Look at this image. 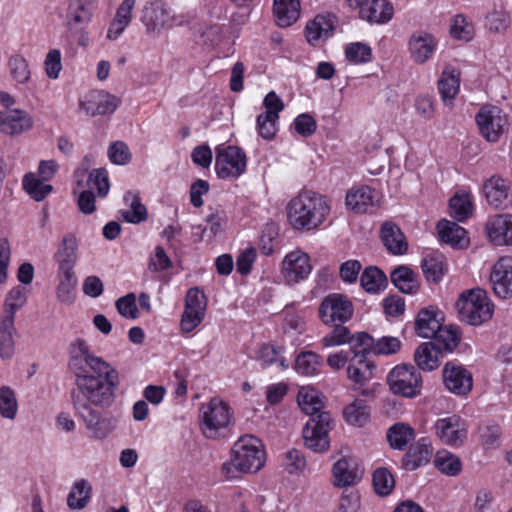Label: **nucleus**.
I'll return each instance as SVG.
<instances>
[{"mask_svg": "<svg viewBox=\"0 0 512 512\" xmlns=\"http://www.w3.org/2000/svg\"><path fill=\"white\" fill-rule=\"evenodd\" d=\"M36 173L29 172L22 179L24 191L37 202L43 201L52 191L53 186L46 184Z\"/></svg>", "mask_w": 512, "mask_h": 512, "instance_id": "79ce46f5", "label": "nucleus"}, {"mask_svg": "<svg viewBox=\"0 0 512 512\" xmlns=\"http://www.w3.org/2000/svg\"><path fill=\"white\" fill-rule=\"evenodd\" d=\"M91 492L92 487L86 480L76 481L68 494L67 505L74 510L83 509L89 502Z\"/></svg>", "mask_w": 512, "mask_h": 512, "instance_id": "8fccbe9b", "label": "nucleus"}, {"mask_svg": "<svg viewBox=\"0 0 512 512\" xmlns=\"http://www.w3.org/2000/svg\"><path fill=\"white\" fill-rule=\"evenodd\" d=\"M119 105V98L103 90L91 91L79 102L80 109L90 116L112 114Z\"/></svg>", "mask_w": 512, "mask_h": 512, "instance_id": "a211bd4d", "label": "nucleus"}, {"mask_svg": "<svg viewBox=\"0 0 512 512\" xmlns=\"http://www.w3.org/2000/svg\"><path fill=\"white\" fill-rule=\"evenodd\" d=\"M57 279V299L62 303L71 304L75 298L77 284L74 269H57Z\"/></svg>", "mask_w": 512, "mask_h": 512, "instance_id": "58836bf2", "label": "nucleus"}, {"mask_svg": "<svg viewBox=\"0 0 512 512\" xmlns=\"http://www.w3.org/2000/svg\"><path fill=\"white\" fill-rule=\"evenodd\" d=\"M387 382L393 394L406 398L420 395L422 376L416 367L409 364L395 366L387 376Z\"/></svg>", "mask_w": 512, "mask_h": 512, "instance_id": "0eeeda50", "label": "nucleus"}, {"mask_svg": "<svg viewBox=\"0 0 512 512\" xmlns=\"http://www.w3.org/2000/svg\"><path fill=\"white\" fill-rule=\"evenodd\" d=\"M450 35L453 39L471 41L475 35L473 22L463 14H457L451 19Z\"/></svg>", "mask_w": 512, "mask_h": 512, "instance_id": "3c124183", "label": "nucleus"}, {"mask_svg": "<svg viewBox=\"0 0 512 512\" xmlns=\"http://www.w3.org/2000/svg\"><path fill=\"white\" fill-rule=\"evenodd\" d=\"M438 41L434 35L418 31L411 35L408 49L411 59L417 64L426 63L435 53Z\"/></svg>", "mask_w": 512, "mask_h": 512, "instance_id": "4be33fe9", "label": "nucleus"}, {"mask_svg": "<svg viewBox=\"0 0 512 512\" xmlns=\"http://www.w3.org/2000/svg\"><path fill=\"white\" fill-rule=\"evenodd\" d=\"M360 283L366 292L376 294L386 287L387 277L378 267L370 266L361 274Z\"/></svg>", "mask_w": 512, "mask_h": 512, "instance_id": "49530a36", "label": "nucleus"}, {"mask_svg": "<svg viewBox=\"0 0 512 512\" xmlns=\"http://www.w3.org/2000/svg\"><path fill=\"white\" fill-rule=\"evenodd\" d=\"M434 429L441 442L448 446L460 447L467 438L466 422L456 414L438 419Z\"/></svg>", "mask_w": 512, "mask_h": 512, "instance_id": "4468645a", "label": "nucleus"}, {"mask_svg": "<svg viewBox=\"0 0 512 512\" xmlns=\"http://www.w3.org/2000/svg\"><path fill=\"white\" fill-rule=\"evenodd\" d=\"M77 250L78 241L75 235L72 233L64 235L53 256L57 269H74L78 258Z\"/></svg>", "mask_w": 512, "mask_h": 512, "instance_id": "c756f323", "label": "nucleus"}, {"mask_svg": "<svg viewBox=\"0 0 512 512\" xmlns=\"http://www.w3.org/2000/svg\"><path fill=\"white\" fill-rule=\"evenodd\" d=\"M264 460L260 441L247 435L234 443L230 461L222 465V474L230 480L237 477V472H257L264 465Z\"/></svg>", "mask_w": 512, "mask_h": 512, "instance_id": "20e7f679", "label": "nucleus"}, {"mask_svg": "<svg viewBox=\"0 0 512 512\" xmlns=\"http://www.w3.org/2000/svg\"><path fill=\"white\" fill-rule=\"evenodd\" d=\"M414 361L423 371H433L440 365V351L433 342L420 344L414 352Z\"/></svg>", "mask_w": 512, "mask_h": 512, "instance_id": "c9c22d12", "label": "nucleus"}, {"mask_svg": "<svg viewBox=\"0 0 512 512\" xmlns=\"http://www.w3.org/2000/svg\"><path fill=\"white\" fill-rule=\"evenodd\" d=\"M328 199L313 191H302L287 206L290 225L299 231H311L320 227L330 214Z\"/></svg>", "mask_w": 512, "mask_h": 512, "instance_id": "7ed1b4c3", "label": "nucleus"}, {"mask_svg": "<svg viewBox=\"0 0 512 512\" xmlns=\"http://www.w3.org/2000/svg\"><path fill=\"white\" fill-rule=\"evenodd\" d=\"M352 343V351L366 355H389L396 353L401 347V341L397 337L384 336L375 340L365 332L357 333Z\"/></svg>", "mask_w": 512, "mask_h": 512, "instance_id": "ddd939ff", "label": "nucleus"}, {"mask_svg": "<svg viewBox=\"0 0 512 512\" xmlns=\"http://www.w3.org/2000/svg\"><path fill=\"white\" fill-rule=\"evenodd\" d=\"M12 77L19 83H25L30 77L27 61L21 56H13L9 60Z\"/></svg>", "mask_w": 512, "mask_h": 512, "instance_id": "774afa93", "label": "nucleus"}, {"mask_svg": "<svg viewBox=\"0 0 512 512\" xmlns=\"http://www.w3.org/2000/svg\"><path fill=\"white\" fill-rule=\"evenodd\" d=\"M331 415L320 413L309 418L302 434L304 445L315 453H323L329 449L330 438L328 432L331 428Z\"/></svg>", "mask_w": 512, "mask_h": 512, "instance_id": "6e6552de", "label": "nucleus"}, {"mask_svg": "<svg viewBox=\"0 0 512 512\" xmlns=\"http://www.w3.org/2000/svg\"><path fill=\"white\" fill-rule=\"evenodd\" d=\"M437 230L439 238L446 244L460 248L468 245L466 230L455 222L443 219L437 224Z\"/></svg>", "mask_w": 512, "mask_h": 512, "instance_id": "473e14b6", "label": "nucleus"}, {"mask_svg": "<svg viewBox=\"0 0 512 512\" xmlns=\"http://www.w3.org/2000/svg\"><path fill=\"white\" fill-rule=\"evenodd\" d=\"M451 216L459 222L465 221L472 215L473 205L467 194L455 195L449 201Z\"/></svg>", "mask_w": 512, "mask_h": 512, "instance_id": "6e6d98bb", "label": "nucleus"}, {"mask_svg": "<svg viewBox=\"0 0 512 512\" xmlns=\"http://www.w3.org/2000/svg\"><path fill=\"white\" fill-rule=\"evenodd\" d=\"M456 307L461 320L473 326L483 324L493 315V305L486 292L479 288L463 293L456 302Z\"/></svg>", "mask_w": 512, "mask_h": 512, "instance_id": "423d86ee", "label": "nucleus"}, {"mask_svg": "<svg viewBox=\"0 0 512 512\" xmlns=\"http://www.w3.org/2000/svg\"><path fill=\"white\" fill-rule=\"evenodd\" d=\"M16 329L11 317L0 320V357L3 360L11 359L15 352L14 335Z\"/></svg>", "mask_w": 512, "mask_h": 512, "instance_id": "a19ab883", "label": "nucleus"}, {"mask_svg": "<svg viewBox=\"0 0 512 512\" xmlns=\"http://www.w3.org/2000/svg\"><path fill=\"white\" fill-rule=\"evenodd\" d=\"M115 306L118 313L127 319H136L139 316V310L136 305V296L134 293H129L117 299Z\"/></svg>", "mask_w": 512, "mask_h": 512, "instance_id": "0e129e2a", "label": "nucleus"}, {"mask_svg": "<svg viewBox=\"0 0 512 512\" xmlns=\"http://www.w3.org/2000/svg\"><path fill=\"white\" fill-rule=\"evenodd\" d=\"M311 270L309 255L301 251L288 253L282 262V274L288 284L299 283L306 279Z\"/></svg>", "mask_w": 512, "mask_h": 512, "instance_id": "f3484780", "label": "nucleus"}, {"mask_svg": "<svg viewBox=\"0 0 512 512\" xmlns=\"http://www.w3.org/2000/svg\"><path fill=\"white\" fill-rule=\"evenodd\" d=\"M434 463L439 471L448 476H456L462 469L460 458L447 450L438 451Z\"/></svg>", "mask_w": 512, "mask_h": 512, "instance_id": "603ef678", "label": "nucleus"}, {"mask_svg": "<svg viewBox=\"0 0 512 512\" xmlns=\"http://www.w3.org/2000/svg\"><path fill=\"white\" fill-rule=\"evenodd\" d=\"M334 484L338 487H347L357 484L363 475V470L352 458H341L332 469Z\"/></svg>", "mask_w": 512, "mask_h": 512, "instance_id": "bb28decb", "label": "nucleus"}, {"mask_svg": "<svg viewBox=\"0 0 512 512\" xmlns=\"http://www.w3.org/2000/svg\"><path fill=\"white\" fill-rule=\"evenodd\" d=\"M297 402L300 409L310 417L325 413L321 411L323 402L314 388L302 387L298 392Z\"/></svg>", "mask_w": 512, "mask_h": 512, "instance_id": "37998d69", "label": "nucleus"}, {"mask_svg": "<svg viewBox=\"0 0 512 512\" xmlns=\"http://www.w3.org/2000/svg\"><path fill=\"white\" fill-rule=\"evenodd\" d=\"M373 486L377 494L387 496L395 486L394 477L386 468H378L373 473Z\"/></svg>", "mask_w": 512, "mask_h": 512, "instance_id": "bf43d9fd", "label": "nucleus"}, {"mask_svg": "<svg viewBox=\"0 0 512 512\" xmlns=\"http://www.w3.org/2000/svg\"><path fill=\"white\" fill-rule=\"evenodd\" d=\"M380 237L383 245L393 255H402L408 250V243L401 229L393 222H384Z\"/></svg>", "mask_w": 512, "mask_h": 512, "instance_id": "c85d7f7f", "label": "nucleus"}, {"mask_svg": "<svg viewBox=\"0 0 512 512\" xmlns=\"http://www.w3.org/2000/svg\"><path fill=\"white\" fill-rule=\"evenodd\" d=\"M27 301L25 289L21 286L13 287L6 295L4 302V316L15 320L16 312L22 308Z\"/></svg>", "mask_w": 512, "mask_h": 512, "instance_id": "864d4df0", "label": "nucleus"}, {"mask_svg": "<svg viewBox=\"0 0 512 512\" xmlns=\"http://www.w3.org/2000/svg\"><path fill=\"white\" fill-rule=\"evenodd\" d=\"M490 282L497 297L512 298V257H501L494 264L490 273Z\"/></svg>", "mask_w": 512, "mask_h": 512, "instance_id": "6ab92c4d", "label": "nucleus"}, {"mask_svg": "<svg viewBox=\"0 0 512 512\" xmlns=\"http://www.w3.org/2000/svg\"><path fill=\"white\" fill-rule=\"evenodd\" d=\"M510 12L503 6H495L484 19V27L491 34H504L511 26Z\"/></svg>", "mask_w": 512, "mask_h": 512, "instance_id": "4c0bfd02", "label": "nucleus"}, {"mask_svg": "<svg viewBox=\"0 0 512 512\" xmlns=\"http://www.w3.org/2000/svg\"><path fill=\"white\" fill-rule=\"evenodd\" d=\"M277 121L269 114L261 113L256 120V128L259 135L265 140H272L277 132Z\"/></svg>", "mask_w": 512, "mask_h": 512, "instance_id": "69168bd1", "label": "nucleus"}, {"mask_svg": "<svg viewBox=\"0 0 512 512\" xmlns=\"http://www.w3.org/2000/svg\"><path fill=\"white\" fill-rule=\"evenodd\" d=\"M18 403L14 391L8 386L0 388V415L9 420L15 419Z\"/></svg>", "mask_w": 512, "mask_h": 512, "instance_id": "4d7b16f0", "label": "nucleus"}, {"mask_svg": "<svg viewBox=\"0 0 512 512\" xmlns=\"http://www.w3.org/2000/svg\"><path fill=\"white\" fill-rule=\"evenodd\" d=\"M345 421L353 426L363 427L370 418V409L365 400L356 399L343 410Z\"/></svg>", "mask_w": 512, "mask_h": 512, "instance_id": "c03bdc74", "label": "nucleus"}, {"mask_svg": "<svg viewBox=\"0 0 512 512\" xmlns=\"http://www.w3.org/2000/svg\"><path fill=\"white\" fill-rule=\"evenodd\" d=\"M422 271L428 282L438 283L445 273V258L440 253H432L422 260Z\"/></svg>", "mask_w": 512, "mask_h": 512, "instance_id": "de8ad7c7", "label": "nucleus"}, {"mask_svg": "<svg viewBox=\"0 0 512 512\" xmlns=\"http://www.w3.org/2000/svg\"><path fill=\"white\" fill-rule=\"evenodd\" d=\"M79 192L77 204L79 210L84 214H91L95 211V196L93 190L97 191L99 197H105L110 189L108 173L104 168L92 170L87 178L86 185Z\"/></svg>", "mask_w": 512, "mask_h": 512, "instance_id": "1a4fd4ad", "label": "nucleus"}, {"mask_svg": "<svg viewBox=\"0 0 512 512\" xmlns=\"http://www.w3.org/2000/svg\"><path fill=\"white\" fill-rule=\"evenodd\" d=\"M441 326L437 312L432 307L420 310L415 320V332L422 338H434Z\"/></svg>", "mask_w": 512, "mask_h": 512, "instance_id": "f704fd0d", "label": "nucleus"}, {"mask_svg": "<svg viewBox=\"0 0 512 512\" xmlns=\"http://www.w3.org/2000/svg\"><path fill=\"white\" fill-rule=\"evenodd\" d=\"M510 180L494 175L484 182L483 191L487 202L496 209L507 208L512 200L510 197Z\"/></svg>", "mask_w": 512, "mask_h": 512, "instance_id": "412c9836", "label": "nucleus"}, {"mask_svg": "<svg viewBox=\"0 0 512 512\" xmlns=\"http://www.w3.org/2000/svg\"><path fill=\"white\" fill-rule=\"evenodd\" d=\"M323 365L322 358L315 352L304 351L297 355L294 369L298 374L314 376L319 374Z\"/></svg>", "mask_w": 512, "mask_h": 512, "instance_id": "a18cd8bd", "label": "nucleus"}, {"mask_svg": "<svg viewBox=\"0 0 512 512\" xmlns=\"http://www.w3.org/2000/svg\"><path fill=\"white\" fill-rule=\"evenodd\" d=\"M69 367L75 375V387L71 393L118 389L119 374L105 359L97 356L91 346L81 338L70 343Z\"/></svg>", "mask_w": 512, "mask_h": 512, "instance_id": "f257e3e1", "label": "nucleus"}, {"mask_svg": "<svg viewBox=\"0 0 512 512\" xmlns=\"http://www.w3.org/2000/svg\"><path fill=\"white\" fill-rule=\"evenodd\" d=\"M320 317L326 325L344 323L353 315V305L342 294H330L324 298L319 308Z\"/></svg>", "mask_w": 512, "mask_h": 512, "instance_id": "2eb2a0df", "label": "nucleus"}, {"mask_svg": "<svg viewBox=\"0 0 512 512\" xmlns=\"http://www.w3.org/2000/svg\"><path fill=\"white\" fill-rule=\"evenodd\" d=\"M349 360L347 367V376L354 384V389H359L368 383L374 376L375 365L366 358L365 353H356Z\"/></svg>", "mask_w": 512, "mask_h": 512, "instance_id": "b1692460", "label": "nucleus"}, {"mask_svg": "<svg viewBox=\"0 0 512 512\" xmlns=\"http://www.w3.org/2000/svg\"><path fill=\"white\" fill-rule=\"evenodd\" d=\"M356 335H351L347 327L343 325H335V327L321 339V344L325 348L340 346L345 343L350 345L352 351V342Z\"/></svg>", "mask_w": 512, "mask_h": 512, "instance_id": "5fc2aeb1", "label": "nucleus"}, {"mask_svg": "<svg viewBox=\"0 0 512 512\" xmlns=\"http://www.w3.org/2000/svg\"><path fill=\"white\" fill-rule=\"evenodd\" d=\"M433 448L429 438L422 437L412 444L403 457V467L406 470H415L430 461Z\"/></svg>", "mask_w": 512, "mask_h": 512, "instance_id": "cd10ccee", "label": "nucleus"}, {"mask_svg": "<svg viewBox=\"0 0 512 512\" xmlns=\"http://www.w3.org/2000/svg\"><path fill=\"white\" fill-rule=\"evenodd\" d=\"M94 0H76L69 5L67 26L70 30L86 26L92 18Z\"/></svg>", "mask_w": 512, "mask_h": 512, "instance_id": "7c9ffc66", "label": "nucleus"}, {"mask_svg": "<svg viewBox=\"0 0 512 512\" xmlns=\"http://www.w3.org/2000/svg\"><path fill=\"white\" fill-rule=\"evenodd\" d=\"M345 56L349 62L354 64L368 63L372 58V49L366 43H350L345 47Z\"/></svg>", "mask_w": 512, "mask_h": 512, "instance_id": "13d9d810", "label": "nucleus"}, {"mask_svg": "<svg viewBox=\"0 0 512 512\" xmlns=\"http://www.w3.org/2000/svg\"><path fill=\"white\" fill-rule=\"evenodd\" d=\"M234 426V413L230 405L219 397L211 398L200 408V428L208 439L229 437Z\"/></svg>", "mask_w": 512, "mask_h": 512, "instance_id": "39448f33", "label": "nucleus"}, {"mask_svg": "<svg viewBox=\"0 0 512 512\" xmlns=\"http://www.w3.org/2000/svg\"><path fill=\"white\" fill-rule=\"evenodd\" d=\"M121 217L128 223L138 224L147 219V210L139 197L133 196L130 209L121 211Z\"/></svg>", "mask_w": 512, "mask_h": 512, "instance_id": "e2e57ef3", "label": "nucleus"}, {"mask_svg": "<svg viewBox=\"0 0 512 512\" xmlns=\"http://www.w3.org/2000/svg\"><path fill=\"white\" fill-rule=\"evenodd\" d=\"M273 12L278 26L289 27L299 18L300 1L274 0Z\"/></svg>", "mask_w": 512, "mask_h": 512, "instance_id": "72a5a7b5", "label": "nucleus"}, {"mask_svg": "<svg viewBox=\"0 0 512 512\" xmlns=\"http://www.w3.org/2000/svg\"><path fill=\"white\" fill-rule=\"evenodd\" d=\"M391 281L395 287L405 294H414L419 289L416 274L406 266H399L391 272Z\"/></svg>", "mask_w": 512, "mask_h": 512, "instance_id": "ea45409f", "label": "nucleus"}, {"mask_svg": "<svg viewBox=\"0 0 512 512\" xmlns=\"http://www.w3.org/2000/svg\"><path fill=\"white\" fill-rule=\"evenodd\" d=\"M480 134L488 142H497L507 126V118L496 106L482 107L475 117Z\"/></svg>", "mask_w": 512, "mask_h": 512, "instance_id": "f8f14e48", "label": "nucleus"}, {"mask_svg": "<svg viewBox=\"0 0 512 512\" xmlns=\"http://www.w3.org/2000/svg\"><path fill=\"white\" fill-rule=\"evenodd\" d=\"M445 388L457 396H466L473 388L472 373L460 364L447 362L442 370Z\"/></svg>", "mask_w": 512, "mask_h": 512, "instance_id": "dca6fc26", "label": "nucleus"}, {"mask_svg": "<svg viewBox=\"0 0 512 512\" xmlns=\"http://www.w3.org/2000/svg\"><path fill=\"white\" fill-rule=\"evenodd\" d=\"M177 20L171 7L163 0L149 2L143 8L141 21L148 33H160L163 29H169L179 24Z\"/></svg>", "mask_w": 512, "mask_h": 512, "instance_id": "9d476101", "label": "nucleus"}, {"mask_svg": "<svg viewBox=\"0 0 512 512\" xmlns=\"http://www.w3.org/2000/svg\"><path fill=\"white\" fill-rule=\"evenodd\" d=\"M246 155L236 146H219L216 148L215 169L218 177L236 178L246 169Z\"/></svg>", "mask_w": 512, "mask_h": 512, "instance_id": "9b49d317", "label": "nucleus"}, {"mask_svg": "<svg viewBox=\"0 0 512 512\" xmlns=\"http://www.w3.org/2000/svg\"><path fill=\"white\" fill-rule=\"evenodd\" d=\"M345 203L347 208L355 213H368L375 207L376 192L365 185L353 187L348 190Z\"/></svg>", "mask_w": 512, "mask_h": 512, "instance_id": "a878e982", "label": "nucleus"}, {"mask_svg": "<svg viewBox=\"0 0 512 512\" xmlns=\"http://www.w3.org/2000/svg\"><path fill=\"white\" fill-rule=\"evenodd\" d=\"M394 14V8L387 0H370L361 10L359 17L371 24H386Z\"/></svg>", "mask_w": 512, "mask_h": 512, "instance_id": "2f4dec72", "label": "nucleus"}, {"mask_svg": "<svg viewBox=\"0 0 512 512\" xmlns=\"http://www.w3.org/2000/svg\"><path fill=\"white\" fill-rule=\"evenodd\" d=\"M486 232L495 245H512V215H495L487 221Z\"/></svg>", "mask_w": 512, "mask_h": 512, "instance_id": "393cba45", "label": "nucleus"}, {"mask_svg": "<svg viewBox=\"0 0 512 512\" xmlns=\"http://www.w3.org/2000/svg\"><path fill=\"white\" fill-rule=\"evenodd\" d=\"M434 338L442 344L444 350L452 352L458 346L461 335L455 326H441Z\"/></svg>", "mask_w": 512, "mask_h": 512, "instance_id": "052dcab7", "label": "nucleus"}, {"mask_svg": "<svg viewBox=\"0 0 512 512\" xmlns=\"http://www.w3.org/2000/svg\"><path fill=\"white\" fill-rule=\"evenodd\" d=\"M117 389H105L85 393H71L76 415L83 421L89 437L95 440L107 438L116 428V419L102 415L96 408L106 409L115 401Z\"/></svg>", "mask_w": 512, "mask_h": 512, "instance_id": "f03ea898", "label": "nucleus"}, {"mask_svg": "<svg viewBox=\"0 0 512 512\" xmlns=\"http://www.w3.org/2000/svg\"><path fill=\"white\" fill-rule=\"evenodd\" d=\"M336 23L337 18L333 14L316 15L314 19L307 23L305 28V36L308 43L317 46L329 39L334 33Z\"/></svg>", "mask_w": 512, "mask_h": 512, "instance_id": "aec40b11", "label": "nucleus"}, {"mask_svg": "<svg viewBox=\"0 0 512 512\" xmlns=\"http://www.w3.org/2000/svg\"><path fill=\"white\" fill-rule=\"evenodd\" d=\"M34 121L30 114L21 109H10L0 113V132L7 135H19L29 131Z\"/></svg>", "mask_w": 512, "mask_h": 512, "instance_id": "5701e85b", "label": "nucleus"}, {"mask_svg": "<svg viewBox=\"0 0 512 512\" xmlns=\"http://www.w3.org/2000/svg\"><path fill=\"white\" fill-rule=\"evenodd\" d=\"M460 90V75L455 70H444L438 80V91L445 106L452 107Z\"/></svg>", "mask_w": 512, "mask_h": 512, "instance_id": "e433bc0d", "label": "nucleus"}, {"mask_svg": "<svg viewBox=\"0 0 512 512\" xmlns=\"http://www.w3.org/2000/svg\"><path fill=\"white\" fill-rule=\"evenodd\" d=\"M282 352L281 347H276L271 344H264L260 348L259 358L264 366L272 365L279 362L282 369H286L289 365L287 361L280 356Z\"/></svg>", "mask_w": 512, "mask_h": 512, "instance_id": "680f3d73", "label": "nucleus"}, {"mask_svg": "<svg viewBox=\"0 0 512 512\" xmlns=\"http://www.w3.org/2000/svg\"><path fill=\"white\" fill-rule=\"evenodd\" d=\"M414 438V429L404 423H396L387 431V440L393 449L404 450Z\"/></svg>", "mask_w": 512, "mask_h": 512, "instance_id": "09e8293b", "label": "nucleus"}, {"mask_svg": "<svg viewBox=\"0 0 512 512\" xmlns=\"http://www.w3.org/2000/svg\"><path fill=\"white\" fill-rule=\"evenodd\" d=\"M108 157L116 165H126L131 160V153L124 142L116 141L108 148Z\"/></svg>", "mask_w": 512, "mask_h": 512, "instance_id": "338daca9", "label": "nucleus"}]
</instances>
